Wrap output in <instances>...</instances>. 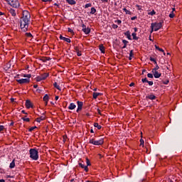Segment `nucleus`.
<instances>
[{
	"mask_svg": "<svg viewBox=\"0 0 182 182\" xmlns=\"http://www.w3.org/2000/svg\"><path fill=\"white\" fill-rule=\"evenodd\" d=\"M147 83L149 86H153V81H148Z\"/></svg>",
	"mask_w": 182,
	"mask_h": 182,
	"instance_id": "50",
	"label": "nucleus"
},
{
	"mask_svg": "<svg viewBox=\"0 0 182 182\" xmlns=\"http://www.w3.org/2000/svg\"><path fill=\"white\" fill-rule=\"evenodd\" d=\"M152 73L156 79H159L161 76V73H159V71L152 70Z\"/></svg>",
	"mask_w": 182,
	"mask_h": 182,
	"instance_id": "9",
	"label": "nucleus"
},
{
	"mask_svg": "<svg viewBox=\"0 0 182 182\" xmlns=\"http://www.w3.org/2000/svg\"><path fill=\"white\" fill-rule=\"evenodd\" d=\"M86 161H87V166H90V161L89 160V159L87 158Z\"/></svg>",
	"mask_w": 182,
	"mask_h": 182,
	"instance_id": "45",
	"label": "nucleus"
},
{
	"mask_svg": "<svg viewBox=\"0 0 182 182\" xmlns=\"http://www.w3.org/2000/svg\"><path fill=\"white\" fill-rule=\"evenodd\" d=\"M59 100V96H55V100Z\"/></svg>",
	"mask_w": 182,
	"mask_h": 182,
	"instance_id": "62",
	"label": "nucleus"
},
{
	"mask_svg": "<svg viewBox=\"0 0 182 182\" xmlns=\"http://www.w3.org/2000/svg\"><path fill=\"white\" fill-rule=\"evenodd\" d=\"M30 153V157L32 159V160H38L39 159V152L38 151V149H31L29 150Z\"/></svg>",
	"mask_w": 182,
	"mask_h": 182,
	"instance_id": "2",
	"label": "nucleus"
},
{
	"mask_svg": "<svg viewBox=\"0 0 182 182\" xmlns=\"http://www.w3.org/2000/svg\"><path fill=\"white\" fill-rule=\"evenodd\" d=\"M14 122H12L11 123H10V126H14Z\"/></svg>",
	"mask_w": 182,
	"mask_h": 182,
	"instance_id": "63",
	"label": "nucleus"
},
{
	"mask_svg": "<svg viewBox=\"0 0 182 182\" xmlns=\"http://www.w3.org/2000/svg\"><path fill=\"white\" fill-rule=\"evenodd\" d=\"M35 129H37V127H32L28 129V132H33V130H35Z\"/></svg>",
	"mask_w": 182,
	"mask_h": 182,
	"instance_id": "40",
	"label": "nucleus"
},
{
	"mask_svg": "<svg viewBox=\"0 0 182 182\" xmlns=\"http://www.w3.org/2000/svg\"><path fill=\"white\" fill-rule=\"evenodd\" d=\"M46 117L44 116H41V117H38L36 119V121L38 123H41V122H42V120H45Z\"/></svg>",
	"mask_w": 182,
	"mask_h": 182,
	"instance_id": "16",
	"label": "nucleus"
},
{
	"mask_svg": "<svg viewBox=\"0 0 182 182\" xmlns=\"http://www.w3.org/2000/svg\"><path fill=\"white\" fill-rule=\"evenodd\" d=\"M148 15H151L153 16V15H156V11L154 10H152V11L148 13Z\"/></svg>",
	"mask_w": 182,
	"mask_h": 182,
	"instance_id": "34",
	"label": "nucleus"
},
{
	"mask_svg": "<svg viewBox=\"0 0 182 182\" xmlns=\"http://www.w3.org/2000/svg\"><path fill=\"white\" fill-rule=\"evenodd\" d=\"M99 48L102 53H105V46H103V44L100 45Z\"/></svg>",
	"mask_w": 182,
	"mask_h": 182,
	"instance_id": "23",
	"label": "nucleus"
},
{
	"mask_svg": "<svg viewBox=\"0 0 182 182\" xmlns=\"http://www.w3.org/2000/svg\"><path fill=\"white\" fill-rule=\"evenodd\" d=\"M90 6H92V4L89 3V4H85V9L86 8H90Z\"/></svg>",
	"mask_w": 182,
	"mask_h": 182,
	"instance_id": "43",
	"label": "nucleus"
},
{
	"mask_svg": "<svg viewBox=\"0 0 182 182\" xmlns=\"http://www.w3.org/2000/svg\"><path fill=\"white\" fill-rule=\"evenodd\" d=\"M42 77L43 80H45V79H46V77H48V76H49L48 73H43V75H41Z\"/></svg>",
	"mask_w": 182,
	"mask_h": 182,
	"instance_id": "25",
	"label": "nucleus"
},
{
	"mask_svg": "<svg viewBox=\"0 0 182 182\" xmlns=\"http://www.w3.org/2000/svg\"><path fill=\"white\" fill-rule=\"evenodd\" d=\"M26 117V116L25 117ZM25 117H22V120H23V122H31V119L29 118H25Z\"/></svg>",
	"mask_w": 182,
	"mask_h": 182,
	"instance_id": "36",
	"label": "nucleus"
},
{
	"mask_svg": "<svg viewBox=\"0 0 182 182\" xmlns=\"http://www.w3.org/2000/svg\"><path fill=\"white\" fill-rule=\"evenodd\" d=\"M115 23L120 25V23H122V21H120V20L115 21Z\"/></svg>",
	"mask_w": 182,
	"mask_h": 182,
	"instance_id": "51",
	"label": "nucleus"
},
{
	"mask_svg": "<svg viewBox=\"0 0 182 182\" xmlns=\"http://www.w3.org/2000/svg\"><path fill=\"white\" fill-rule=\"evenodd\" d=\"M4 129H5V127H4V125H0V133H1V132H4Z\"/></svg>",
	"mask_w": 182,
	"mask_h": 182,
	"instance_id": "44",
	"label": "nucleus"
},
{
	"mask_svg": "<svg viewBox=\"0 0 182 182\" xmlns=\"http://www.w3.org/2000/svg\"><path fill=\"white\" fill-rule=\"evenodd\" d=\"M43 102H49V95L48 94H46L45 96L43 98Z\"/></svg>",
	"mask_w": 182,
	"mask_h": 182,
	"instance_id": "19",
	"label": "nucleus"
},
{
	"mask_svg": "<svg viewBox=\"0 0 182 182\" xmlns=\"http://www.w3.org/2000/svg\"><path fill=\"white\" fill-rule=\"evenodd\" d=\"M112 28H113V29H117V28H119V26L117 24H112Z\"/></svg>",
	"mask_w": 182,
	"mask_h": 182,
	"instance_id": "47",
	"label": "nucleus"
},
{
	"mask_svg": "<svg viewBox=\"0 0 182 182\" xmlns=\"http://www.w3.org/2000/svg\"><path fill=\"white\" fill-rule=\"evenodd\" d=\"M77 56H82V53L80 51L77 52Z\"/></svg>",
	"mask_w": 182,
	"mask_h": 182,
	"instance_id": "52",
	"label": "nucleus"
},
{
	"mask_svg": "<svg viewBox=\"0 0 182 182\" xmlns=\"http://www.w3.org/2000/svg\"><path fill=\"white\" fill-rule=\"evenodd\" d=\"M68 32H70V33H75L74 32H73V31L72 30V28H68Z\"/></svg>",
	"mask_w": 182,
	"mask_h": 182,
	"instance_id": "48",
	"label": "nucleus"
},
{
	"mask_svg": "<svg viewBox=\"0 0 182 182\" xmlns=\"http://www.w3.org/2000/svg\"><path fill=\"white\" fill-rule=\"evenodd\" d=\"M68 109L69 110H75V109H76V105H75V103H70Z\"/></svg>",
	"mask_w": 182,
	"mask_h": 182,
	"instance_id": "14",
	"label": "nucleus"
},
{
	"mask_svg": "<svg viewBox=\"0 0 182 182\" xmlns=\"http://www.w3.org/2000/svg\"><path fill=\"white\" fill-rule=\"evenodd\" d=\"M26 107L27 109H31V107H33V105H32V102H31V100H27L26 101Z\"/></svg>",
	"mask_w": 182,
	"mask_h": 182,
	"instance_id": "10",
	"label": "nucleus"
},
{
	"mask_svg": "<svg viewBox=\"0 0 182 182\" xmlns=\"http://www.w3.org/2000/svg\"><path fill=\"white\" fill-rule=\"evenodd\" d=\"M124 35L125 36H127V39H129V41H132V36L130 35V31H127L125 33H124Z\"/></svg>",
	"mask_w": 182,
	"mask_h": 182,
	"instance_id": "13",
	"label": "nucleus"
},
{
	"mask_svg": "<svg viewBox=\"0 0 182 182\" xmlns=\"http://www.w3.org/2000/svg\"><path fill=\"white\" fill-rule=\"evenodd\" d=\"M29 21H31V14L28 11H23V16L20 19V26L24 32H26L29 28Z\"/></svg>",
	"mask_w": 182,
	"mask_h": 182,
	"instance_id": "1",
	"label": "nucleus"
},
{
	"mask_svg": "<svg viewBox=\"0 0 182 182\" xmlns=\"http://www.w3.org/2000/svg\"><path fill=\"white\" fill-rule=\"evenodd\" d=\"M122 43H124V46L122 47V49H125L127 48V44L129 43V41L126 40H122Z\"/></svg>",
	"mask_w": 182,
	"mask_h": 182,
	"instance_id": "20",
	"label": "nucleus"
},
{
	"mask_svg": "<svg viewBox=\"0 0 182 182\" xmlns=\"http://www.w3.org/2000/svg\"><path fill=\"white\" fill-rule=\"evenodd\" d=\"M135 19H137V16H134L131 18V21H134Z\"/></svg>",
	"mask_w": 182,
	"mask_h": 182,
	"instance_id": "53",
	"label": "nucleus"
},
{
	"mask_svg": "<svg viewBox=\"0 0 182 182\" xmlns=\"http://www.w3.org/2000/svg\"><path fill=\"white\" fill-rule=\"evenodd\" d=\"M129 86H130V87H132V86H134V82H131V83L129 84Z\"/></svg>",
	"mask_w": 182,
	"mask_h": 182,
	"instance_id": "55",
	"label": "nucleus"
},
{
	"mask_svg": "<svg viewBox=\"0 0 182 182\" xmlns=\"http://www.w3.org/2000/svg\"><path fill=\"white\" fill-rule=\"evenodd\" d=\"M141 82H142L143 83H147V82H149V80H147L146 77H145V78H143V79L141 80Z\"/></svg>",
	"mask_w": 182,
	"mask_h": 182,
	"instance_id": "38",
	"label": "nucleus"
},
{
	"mask_svg": "<svg viewBox=\"0 0 182 182\" xmlns=\"http://www.w3.org/2000/svg\"><path fill=\"white\" fill-rule=\"evenodd\" d=\"M9 4L13 8H19V1L18 0H11Z\"/></svg>",
	"mask_w": 182,
	"mask_h": 182,
	"instance_id": "5",
	"label": "nucleus"
},
{
	"mask_svg": "<svg viewBox=\"0 0 182 182\" xmlns=\"http://www.w3.org/2000/svg\"><path fill=\"white\" fill-rule=\"evenodd\" d=\"M148 99H150V100H154L156 99V96L154 95H150L146 97Z\"/></svg>",
	"mask_w": 182,
	"mask_h": 182,
	"instance_id": "26",
	"label": "nucleus"
},
{
	"mask_svg": "<svg viewBox=\"0 0 182 182\" xmlns=\"http://www.w3.org/2000/svg\"><path fill=\"white\" fill-rule=\"evenodd\" d=\"M102 2H109V0H101Z\"/></svg>",
	"mask_w": 182,
	"mask_h": 182,
	"instance_id": "60",
	"label": "nucleus"
},
{
	"mask_svg": "<svg viewBox=\"0 0 182 182\" xmlns=\"http://www.w3.org/2000/svg\"><path fill=\"white\" fill-rule=\"evenodd\" d=\"M42 62H48V60H50V58L49 57H43L42 58L40 59Z\"/></svg>",
	"mask_w": 182,
	"mask_h": 182,
	"instance_id": "17",
	"label": "nucleus"
},
{
	"mask_svg": "<svg viewBox=\"0 0 182 182\" xmlns=\"http://www.w3.org/2000/svg\"><path fill=\"white\" fill-rule=\"evenodd\" d=\"M136 6L138 7V10H139V11H140V10L141 9V6H139V5H137Z\"/></svg>",
	"mask_w": 182,
	"mask_h": 182,
	"instance_id": "57",
	"label": "nucleus"
},
{
	"mask_svg": "<svg viewBox=\"0 0 182 182\" xmlns=\"http://www.w3.org/2000/svg\"><path fill=\"white\" fill-rule=\"evenodd\" d=\"M91 15H95L96 14V9L95 7L91 8V11L90 12Z\"/></svg>",
	"mask_w": 182,
	"mask_h": 182,
	"instance_id": "28",
	"label": "nucleus"
},
{
	"mask_svg": "<svg viewBox=\"0 0 182 182\" xmlns=\"http://www.w3.org/2000/svg\"><path fill=\"white\" fill-rule=\"evenodd\" d=\"M75 52H79V48H77V46L74 48Z\"/></svg>",
	"mask_w": 182,
	"mask_h": 182,
	"instance_id": "54",
	"label": "nucleus"
},
{
	"mask_svg": "<svg viewBox=\"0 0 182 182\" xmlns=\"http://www.w3.org/2000/svg\"><path fill=\"white\" fill-rule=\"evenodd\" d=\"M132 37L134 41H139V37L136 36V33H132Z\"/></svg>",
	"mask_w": 182,
	"mask_h": 182,
	"instance_id": "31",
	"label": "nucleus"
},
{
	"mask_svg": "<svg viewBox=\"0 0 182 182\" xmlns=\"http://www.w3.org/2000/svg\"><path fill=\"white\" fill-rule=\"evenodd\" d=\"M94 127H97V129H98V130H100V129H102L101 125H100L99 123H97V122L94 123Z\"/></svg>",
	"mask_w": 182,
	"mask_h": 182,
	"instance_id": "24",
	"label": "nucleus"
},
{
	"mask_svg": "<svg viewBox=\"0 0 182 182\" xmlns=\"http://www.w3.org/2000/svg\"><path fill=\"white\" fill-rule=\"evenodd\" d=\"M159 69H160V67H159V65H156V67L152 70L157 71V70H159Z\"/></svg>",
	"mask_w": 182,
	"mask_h": 182,
	"instance_id": "41",
	"label": "nucleus"
},
{
	"mask_svg": "<svg viewBox=\"0 0 182 182\" xmlns=\"http://www.w3.org/2000/svg\"><path fill=\"white\" fill-rule=\"evenodd\" d=\"M21 113H23V114H28V113L25 112V110H22Z\"/></svg>",
	"mask_w": 182,
	"mask_h": 182,
	"instance_id": "59",
	"label": "nucleus"
},
{
	"mask_svg": "<svg viewBox=\"0 0 182 182\" xmlns=\"http://www.w3.org/2000/svg\"><path fill=\"white\" fill-rule=\"evenodd\" d=\"M168 82H169L168 80L164 81V85H168Z\"/></svg>",
	"mask_w": 182,
	"mask_h": 182,
	"instance_id": "56",
	"label": "nucleus"
},
{
	"mask_svg": "<svg viewBox=\"0 0 182 182\" xmlns=\"http://www.w3.org/2000/svg\"><path fill=\"white\" fill-rule=\"evenodd\" d=\"M36 80L37 82H41V80H43L42 79V76L41 75L36 77Z\"/></svg>",
	"mask_w": 182,
	"mask_h": 182,
	"instance_id": "37",
	"label": "nucleus"
},
{
	"mask_svg": "<svg viewBox=\"0 0 182 182\" xmlns=\"http://www.w3.org/2000/svg\"><path fill=\"white\" fill-rule=\"evenodd\" d=\"M98 96H100V93H99V92H93V94H92L93 99H97Z\"/></svg>",
	"mask_w": 182,
	"mask_h": 182,
	"instance_id": "21",
	"label": "nucleus"
},
{
	"mask_svg": "<svg viewBox=\"0 0 182 182\" xmlns=\"http://www.w3.org/2000/svg\"><path fill=\"white\" fill-rule=\"evenodd\" d=\"M174 16H176V15H175L174 13L172 11V12L169 14V18H174Z\"/></svg>",
	"mask_w": 182,
	"mask_h": 182,
	"instance_id": "42",
	"label": "nucleus"
},
{
	"mask_svg": "<svg viewBox=\"0 0 182 182\" xmlns=\"http://www.w3.org/2000/svg\"><path fill=\"white\" fill-rule=\"evenodd\" d=\"M66 2L70 5H76V1L75 0H66Z\"/></svg>",
	"mask_w": 182,
	"mask_h": 182,
	"instance_id": "18",
	"label": "nucleus"
},
{
	"mask_svg": "<svg viewBox=\"0 0 182 182\" xmlns=\"http://www.w3.org/2000/svg\"><path fill=\"white\" fill-rule=\"evenodd\" d=\"M133 55H134L133 50H131L130 53H129V60H132V59L133 58Z\"/></svg>",
	"mask_w": 182,
	"mask_h": 182,
	"instance_id": "30",
	"label": "nucleus"
},
{
	"mask_svg": "<svg viewBox=\"0 0 182 182\" xmlns=\"http://www.w3.org/2000/svg\"><path fill=\"white\" fill-rule=\"evenodd\" d=\"M77 113H79V112H81L82 109H83V102L77 101Z\"/></svg>",
	"mask_w": 182,
	"mask_h": 182,
	"instance_id": "7",
	"label": "nucleus"
},
{
	"mask_svg": "<svg viewBox=\"0 0 182 182\" xmlns=\"http://www.w3.org/2000/svg\"><path fill=\"white\" fill-rule=\"evenodd\" d=\"M53 86L55 89H58V90H62V89H60V86L58 85V82H54Z\"/></svg>",
	"mask_w": 182,
	"mask_h": 182,
	"instance_id": "27",
	"label": "nucleus"
},
{
	"mask_svg": "<svg viewBox=\"0 0 182 182\" xmlns=\"http://www.w3.org/2000/svg\"><path fill=\"white\" fill-rule=\"evenodd\" d=\"M16 82H18V83H19L20 85H23L24 83H29V82H31L30 79H20V80H16Z\"/></svg>",
	"mask_w": 182,
	"mask_h": 182,
	"instance_id": "6",
	"label": "nucleus"
},
{
	"mask_svg": "<svg viewBox=\"0 0 182 182\" xmlns=\"http://www.w3.org/2000/svg\"><path fill=\"white\" fill-rule=\"evenodd\" d=\"M26 36H27V38H33L31 33H26Z\"/></svg>",
	"mask_w": 182,
	"mask_h": 182,
	"instance_id": "35",
	"label": "nucleus"
},
{
	"mask_svg": "<svg viewBox=\"0 0 182 182\" xmlns=\"http://www.w3.org/2000/svg\"><path fill=\"white\" fill-rule=\"evenodd\" d=\"M163 22L164 21L159 23H152L151 25V28H154V31H155V32H157V31L161 29V28L163 27Z\"/></svg>",
	"mask_w": 182,
	"mask_h": 182,
	"instance_id": "4",
	"label": "nucleus"
},
{
	"mask_svg": "<svg viewBox=\"0 0 182 182\" xmlns=\"http://www.w3.org/2000/svg\"><path fill=\"white\" fill-rule=\"evenodd\" d=\"M9 13L11 14V16H16V11H15V9H10Z\"/></svg>",
	"mask_w": 182,
	"mask_h": 182,
	"instance_id": "15",
	"label": "nucleus"
},
{
	"mask_svg": "<svg viewBox=\"0 0 182 182\" xmlns=\"http://www.w3.org/2000/svg\"><path fill=\"white\" fill-rule=\"evenodd\" d=\"M149 60H151V62L154 63L155 65H157V61H156V59L150 57Z\"/></svg>",
	"mask_w": 182,
	"mask_h": 182,
	"instance_id": "32",
	"label": "nucleus"
},
{
	"mask_svg": "<svg viewBox=\"0 0 182 182\" xmlns=\"http://www.w3.org/2000/svg\"><path fill=\"white\" fill-rule=\"evenodd\" d=\"M9 167H10L11 168H14L15 167V159H14V160L12 161V162L10 164Z\"/></svg>",
	"mask_w": 182,
	"mask_h": 182,
	"instance_id": "29",
	"label": "nucleus"
},
{
	"mask_svg": "<svg viewBox=\"0 0 182 182\" xmlns=\"http://www.w3.org/2000/svg\"><path fill=\"white\" fill-rule=\"evenodd\" d=\"M147 77H150L151 79H153V74H151V73H148V74H147Z\"/></svg>",
	"mask_w": 182,
	"mask_h": 182,
	"instance_id": "46",
	"label": "nucleus"
},
{
	"mask_svg": "<svg viewBox=\"0 0 182 182\" xmlns=\"http://www.w3.org/2000/svg\"><path fill=\"white\" fill-rule=\"evenodd\" d=\"M82 31H83L85 35H89V33H90V29L89 28V27L86 28V26L82 23Z\"/></svg>",
	"mask_w": 182,
	"mask_h": 182,
	"instance_id": "8",
	"label": "nucleus"
},
{
	"mask_svg": "<svg viewBox=\"0 0 182 182\" xmlns=\"http://www.w3.org/2000/svg\"><path fill=\"white\" fill-rule=\"evenodd\" d=\"M124 12H126V14H127L128 15H130V11L127 10L126 9H124Z\"/></svg>",
	"mask_w": 182,
	"mask_h": 182,
	"instance_id": "49",
	"label": "nucleus"
},
{
	"mask_svg": "<svg viewBox=\"0 0 182 182\" xmlns=\"http://www.w3.org/2000/svg\"><path fill=\"white\" fill-rule=\"evenodd\" d=\"M0 182H5V180H4V179H0Z\"/></svg>",
	"mask_w": 182,
	"mask_h": 182,
	"instance_id": "64",
	"label": "nucleus"
},
{
	"mask_svg": "<svg viewBox=\"0 0 182 182\" xmlns=\"http://www.w3.org/2000/svg\"><path fill=\"white\" fill-rule=\"evenodd\" d=\"M33 88H34V89H38V85H33Z\"/></svg>",
	"mask_w": 182,
	"mask_h": 182,
	"instance_id": "58",
	"label": "nucleus"
},
{
	"mask_svg": "<svg viewBox=\"0 0 182 182\" xmlns=\"http://www.w3.org/2000/svg\"><path fill=\"white\" fill-rule=\"evenodd\" d=\"M60 39L61 41H64L65 42H68V43H70V38L63 37V36H60Z\"/></svg>",
	"mask_w": 182,
	"mask_h": 182,
	"instance_id": "12",
	"label": "nucleus"
},
{
	"mask_svg": "<svg viewBox=\"0 0 182 182\" xmlns=\"http://www.w3.org/2000/svg\"><path fill=\"white\" fill-rule=\"evenodd\" d=\"M155 48L157 50H159V52H162L164 55H166V53H164V50L163 48H161L160 47L155 46Z\"/></svg>",
	"mask_w": 182,
	"mask_h": 182,
	"instance_id": "22",
	"label": "nucleus"
},
{
	"mask_svg": "<svg viewBox=\"0 0 182 182\" xmlns=\"http://www.w3.org/2000/svg\"><path fill=\"white\" fill-rule=\"evenodd\" d=\"M23 77H28L27 79H31V74H24V75H23Z\"/></svg>",
	"mask_w": 182,
	"mask_h": 182,
	"instance_id": "33",
	"label": "nucleus"
},
{
	"mask_svg": "<svg viewBox=\"0 0 182 182\" xmlns=\"http://www.w3.org/2000/svg\"><path fill=\"white\" fill-rule=\"evenodd\" d=\"M97 112H98V113L100 114H102V112H101V111H100V109H97Z\"/></svg>",
	"mask_w": 182,
	"mask_h": 182,
	"instance_id": "61",
	"label": "nucleus"
},
{
	"mask_svg": "<svg viewBox=\"0 0 182 182\" xmlns=\"http://www.w3.org/2000/svg\"><path fill=\"white\" fill-rule=\"evenodd\" d=\"M89 143L90 144H94V146H102L105 143V141L103 139H101L100 140H96L95 139H91L89 141Z\"/></svg>",
	"mask_w": 182,
	"mask_h": 182,
	"instance_id": "3",
	"label": "nucleus"
},
{
	"mask_svg": "<svg viewBox=\"0 0 182 182\" xmlns=\"http://www.w3.org/2000/svg\"><path fill=\"white\" fill-rule=\"evenodd\" d=\"M79 166L80 167H81V168H84L85 171H86V173H87V171H89V168H87V166H85V164H82V163H79Z\"/></svg>",
	"mask_w": 182,
	"mask_h": 182,
	"instance_id": "11",
	"label": "nucleus"
},
{
	"mask_svg": "<svg viewBox=\"0 0 182 182\" xmlns=\"http://www.w3.org/2000/svg\"><path fill=\"white\" fill-rule=\"evenodd\" d=\"M140 146H142V147H144V140L140 139Z\"/></svg>",
	"mask_w": 182,
	"mask_h": 182,
	"instance_id": "39",
	"label": "nucleus"
}]
</instances>
